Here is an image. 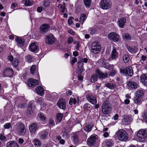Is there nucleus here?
Wrapping results in <instances>:
<instances>
[{
  "instance_id": "50",
  "label": "nucleus",
  "mask_w": 147,
  "mask_h": 147,
  "mask_svg": "<svg viewBox=\"0 0 147 147\" xmlns=\"http://www.w3.org/2000/svg\"><path fill=\"white\" fill-rule=\"evenodd\" d=\"M49 2L48 1H43L42 3V5L45 8H46L49 6Z\"/></svg>"
},
{
  "instance_id": "18",
  "label": "nucleus",
  "mask_w": 147,
  "mask_h": 147,
  "mask_svg": "<svg viewBox=\"0 0 147 147\" xmlns=\"http://www.w3.org/2000/svg\"><path fill=\"white\" fill-rule=\"evenodd\" d=\"M87 100L92 104L96 103L97 100L96 98L91 95H88L86 96Z\"/></svg>"
},
{
  "instance_id": "39",
  "label": "nucleus",
  "mask_w": 147,
  "mask_h": 147,
  "mask_svg": "<svg viewBox=\"0 0 147 147\" xmlns=\"http://www.w3.org/2000/svg\"><path fill=\"white\" fill-rule=\"evenodd\" d=\"M63 114V113H58L57 115V120L58 122H60L61 120Z\"/></svg>"
},
{
  "instance_id": "11",
  "label": "nucleus",
  "mask_w": 147,
  "mask_h": 147,
  "mask_svg": "<svg viewBox=\"0 0 147 147\" xmlns=\"http://www.w3.org/2000/svg\"><path fill=\"white\" fill-rule=\"evenodd\" d=\"M9 60L11 62L12 65L14 67H16L18 65L19 61L17 58H13L12 55H10L8 57Z\"/></svg>"
},
{
  "instance_id": "36",
  "label": "nucleus",
  "mask_w": 147,
  "mask_h": 147,
  "mask_svg": "<svg viewBox=\"0 0 147 147\" xmlns=\"http://www.w3.org/2000/svg\"><path fill=\"white\" fill-rule=\"evenodd\" d=\"M97 75L96 72L95 74L92 75L90 79V81L91 82H94L97 80Z\"/></svg>"
},
{
  "instance_id": "19",
  "label": "nucleus",
  "mask_w": 147,
  "mask_h": 147,
  "mask_svg": "<svg viewBox=\"0 0 147 147\" xmlns=\"http://www.w3.org/2000/svg\"><path fill=\"white\" fill-rule=\"evenodd\" d=\"M105 59L103 60L102 64L103 67L109 70L113 69L114 65H110L108 63H107Z\"/></svg>"
},
{
  "instance_id": "46",
  "label": "nucleus",
  "mask_w": 147,
  "mask_h": 147,
  "mask_svg": "<svg viewBox=\"0 0 147 147\" xmlns=\"http://www.w3.org/2000/svg\"><path fill=\"white\" fill-rule=\"evenodd\" d=\"M25 1V5L27 6L32 5L33 4V2L32 1L30 0H24Z\"/></svg>"
},
{
  "instance_id": "55",
  "label": "nucleus",
  "mask_w": 147,
  "mask_h": 147,
  "mask_svg": "<svg viewBox=\"0 0 147 147\" xmlns=\"http://www.w3.org/2000/svg\"><path fill=\"white\" fill-rule=\"evenodd\" d=\"M49 124L50 127H52L54 126L55 125L54 120L52 119H50L49 120Z\"/></svg>"
},
{
  "instance_id": "49",
  "label": "nucleus",
  "mask_w": 147,
  "mask_h": 147,
  "mask_svg": "<svg viewBox=\"0 0 147 147\" xmlns=\"http://www.w3.org/2000/svg\"><path fill=\"white\" fill-rule=\"evenodd\" d=\"M92 127L90 125H87L86 126L84 127V130L89 132L91 129Z\"/></svg>"
},
{
  "instance_id": "4",
  "label": "nucleus",
  "mask_w": 147,
  "mask_h": 147,
  "mask_svg": "<svg viewBox=\"0 0 147 147\" xmlns=\"http://www.w3.org/2000/svg\"><path fill=\"white\" fill-rule=\"evenodd\" d=\"M116 134L119 139L120 140L125 141L127 139V135L123 129H121L118 130Z\"/></svg>"
},
{
  "instance_id": "15",
  "label": "nucleus",
  "mask_w": 147,
  "mask_h": 147,
  "mask_svg": "<svg viewBox=\"0 0 147 147\" xmlns=\"http://www.w3.org/2000/svg\"><path fill=\"white\" fill-rule=\"evenodd\" d=\"M65 101L64 99H60L57 102V105L59 107L64 109L65 107Z\"/></svg>"
},
{
  "instance_id": "9",
  "label": "nucleus",
  "mask_w": 147,
  "mask_h": 147,
  "mask_svg": "<svg viewBox=\"0 0 147 147\" xmlns=\"http://www.w3.org/2000/svg\"><path fill=\"white\" fill-rule=\"evenodd\" d=\"M34 107L33 102L31 101L29 102V105L27 108L26 114L28 116H31L33 115L34 113Z\"/></svg>"
},
{
  "instance_id": "42",
  "label": "nucleus",
  "mask_w": 147,
  "mask_h": 147,
  "mask_svg": "<svg viewBox=\"0 0 147 147\" xmlns=\"http://www.w3.org/2000/svg\"><path fill=\"white\" fill-rule=\"evenodd\" d=\"M86 15L85 14H82L81 15L79 18V22L83 24L86 18Z\"/></svg>"
},
{
  "instance_id": "10",
  "label": "nucleus",
  "mask_w": 147,
  "mask_h": 147,
  "mask_svg": "<svg viewBox=\"0 0 147 147\" xmlns=\"http://www.w3.org/2000/svg\"><path fill=\"white\" fill-rule=\"evenodd\" d=\"M55 41L54 36L51 34H49L46 36L45 42L49 45L53 44Z\"/></svg>"
},
{
  "instance_id": "40",
  "label": "nucleus",
  "mask_w": 147,
  "mask_h": 147,
  "mask_svg": "<svg viewBox=\"0 0 147 147\" xmlns=\"http://www.w3.org/2000/svg\"><path fill=\"white\" fill-rule=\"evenodd\" d=\"M92 0H84V2L86 6L89 7L91 5Z\"/></svg>"
},
{
  "instance_id": "34",
  "label": "nucleus",
  "mask_w": 147,
  "mask_h": 147,
  "mask_svg": "<svg viewBox=\"0 0 147 147\" xmlns=\"http://www.w3.org/2000/svg\"><path fill=\"white\" fill-rule=\"evenodd\" d=\"M118 56V53L117 52L116 50L115 49H113L111 54V58L112 59L117 58Z\"/></svg>"
},
{
  "instance_id": "20",
  "label": "nucleus",
  "mask_w": 147,
  "mask_h": 147,
  "mask_svg": "<svg viewBox=\"0 0 147 147\" xmlns=\"http://www.w3.org/2000/svg\"><path fill=\"white\" fill-rule=\"evenodd\" d=\"M16 40L19 46H23L24 45L25 42V40L24 39L16 37Z\"/></svg>"
},
{
  "instance_id": "2",
  "label": "nucleus",
  "mask_w": 147,
  "mask_h": 147,
  "mask_svg": "<svg viewBox=\"0 0 147 147\" xmlns=\"http://www.w3.org/2000/svg\"><path fill=\"white\" fill-rule=\"evenodd\" d=\"M137 135L139 140L140 142H144L147 139V131L144 129L140 130Z\"/></svg>"
},
{
  "instance_id": "47",
  "label": "nucleus",
  "mask_w": 147,
  "mask_h": 147,
  "mask_svg": "<svg viewBox=\"0 0 147 147\" xmlns=\"http://www.w3.org/2000/svg\"><path fill=\"white\" fill-rule=\"evenodd\" d=\"M96 30L94 28H91L89 29L88 31V33L91 35L95 34L96 32Z\"/></svg>"
},
{
  "instance_id": "61",
  "label": "nucleus",
  "mask_w": 147,
  "mask_h": 147,
  "mask_svg": "<svg viewBox=\"0 0 147 147\" xmlns=\"http://www.w3.org/2000/svg\"><path fill=\"white\" fill-rule=\"evenodd\" d=\"M143 118L144 120H145V121L147 122V112L144 113L143 115Z\"/></svg>"
},
{
  "instance_id": "21",
  "label": "nucleus",
  "mask_w": 147,
  "mask_h": 147,
  "mask_svg": "<svg viewBox=\"0 0 147 147\" xmlns=\"http://www.w3.org/2000/svg\"><path fill=\"white\" fill-rule=\"evenodd\" d=\"M105 147H112L113 146V142L112 140H106L103 142Z\"/></svg>"
},
{
  "instance_id": "51",
  "label": "nucleus",
  "mask_w": 147,
  "mask_h": 147,
  "mask_svg": "<svg viewBox=\"0 0 147 147\" xmlns=\"http://www.w3.org/2000/svg\"><path fill=\"white\" fill-rule=\"evenodd\" d=\"M77 59L76 57H72L71 58L70 60V63L72 65H73L74 64V63L77 62Z\"/></svg>"
},
{
  "instance_id": "30",
  "label": "nucleus",
  "mask_w": 147,
  "mask_h": 147,
  "mask_svg": "<svg viewBox=\"0 0 147 147\" xmlns=\"http://www.w3.org/2000/svg\"><path fill=\"white\" fill-rule=\"evenodd\" d=\"M56 146V145L53 142H45L43 144L42 147H55Z\"/></svg>"
},
{
  "instance_id": "16",
  "label": "nucleus",
  "mask_w": 147,
  "mask_h": 147,
  "mask_svg": "<svg viewBox=\"0 0 147 147\" xmlns=\"http://www.w3.org/2000/svg\"><path fill=\"white\" fill-rule=\"evenodd\" d=\"M128 50L132 53H136L138 50V46H128L127 47Z\"/></svg>"
},
{
  "instance_id": "33",
  "label": "nucleus",
  "mask_w": 147,
  "mask_h": 147,
  "mask_svg": "<svg viewBox=\"0 0 147 147\" xmlns=\"http://www.w3.org/2000/svg\"><path fill=\"white\" fill-rule=\"evenodd\" d=\"M127 73V75L131 77L132 75L133 72L132 67H127L126 68Z\"/></svg>"
},
{
  "instance_id": "32",
  "label": "nucleus",
  "mask_w": 147,
  "mask_h": 147,
  "mask_svg": "<svg viewBox=\"0 0 147 147\" xmlns=\"http://www.w3.org/2000/svg\"><path fill=\"white\" fill-rule=\"evenodd\" d=\"M131 121L130 119L127 116H125L123 118L122 121L123 123L125 124H128L131 122Z\"/></svg>"
},
{
  "instance_id": "22",
  "label": "nucleus",
  "mask_w": 147,
  "mask_h": 147,
  "mask_svg": "<svg viewBox=\"0 0 147 147\" xmlns=\"http://www.w3.org/2000/svg\"><path fill=\"white\" fill-rule=\"evenodd\" d=\"M129 88L136 89L138 87V85L135 82L131 81H129L127 84Z\"/></svg>"
},
{
  "instance_id": "12",
  "label": "nucleus",
  "mask_w": 147,
  "mask_h": 147,
  "mask_svg": "<svg viewBox=\"0 0 147 147\" xmlns=\"http://www.w3.org/2000/svg\"><path fill=\"white\" fill-rule=\"evenodd\" d=\"M96 136L95 135H91L87 140V143L89 145H94L96 142Z\"/></svg>"
},
{
  "instance_id": "1",
  "label": "nucleus",
  "mask_w": 147,
  "mask_h": 147,
  "mask_svg": "<svg viewBox=\"0 0 147 147\" xmlns=\"http://www.w3.org/2000/svg\"><path fill=\"white\" fill-rule=\"evenodd\" d=\"M16 129L18 133L20 136L24 135L26 132L24 125L22 123L19 122L16 124Z\"/></svg>"
},
{
  "instance_id": "14",
  "label": "nucleus",
  "mask_w": 147,
  "mask_h": 147,
  "mask_svg": "<svg viewBox=\"0 0 147 147\" xmlns=\"http://www.w3.org/2000/svg\"><path fill=\"white\" fill-rule=\"evenodd\" d=\"M28 84L30 87H33L37 85L38 84V81L36 79L30 78L28 79Z\"/></svg>"
},
{
  "instance_id": "3",
  "label": "nucleus",
  "mask_w": 147,
  "mask_h": 147,
  "mask_svg": "<svg viewBox=\"0 0 147 147\" xmlns=\"http://www.w3.org/2000/svg\"><path fill=\"white\" fill-rule=\"evenodd\" d=\"M101 49V47L98 42L95 41L92 43L91 50L93 53L94 54H97L100 52Z\"/></svg>"
},
{
  "instance_id": "63",
  "label": "nucleus",
  "mask_w": 147,
  "mask_h": 147,
  "mask_svg": "<svg viewBox=\"0 0 147 147\" xmlns=\"http://www.w3.org/2000/svg\"><path fill=\"white\" fill-rule=\"evenodd\" d=\"M6 139L5 137L2 134L0 136V140L2 141H4Z\"/></svg>"
},
{
  "instance_id": "58",
  "label": "nucleus",
  "mask_w": 147,
  "mask_h": 147,
  "mask_svg": "<svg viewBox=\"0 0 147 147\" xmlns=\"http://www.w3.org/2000/svg\"><path fill=\"white\" fill-rule=\"evenodd\" d=\"M74 19V18L72 17H70L68 20V23L69 24H71L73 22L72 20Z\"/></svg>"
},
{
  "instance_id": "17",
  "label": "nucleus",
  "mask_w": 147,
  "mask_h": 147,
  "mask_svg": "<svg viewBox=\"0 0 147 147\" xmlns=\"http://www.w3.org/2000/svg\"><path fill=\"white\" fill-rule=\"evenodd\" d=\"M50 26L48 24H45L41 26L40 27V30L44 32H47L49 30Z\"/></svg>"
},
{
  "instance_id": "6",
  "label": "nucleus",
  "mask_w": 147,
  "mask_h": 147,
  "mask_svg": "<svg viewBox=\"0 0 147 147\" xmlns=\"http://www.w3.org/2000/svg\"><path fill=\"white\" fill-rule=\"evenodd\" d=\"M108 37L109 39L113 42H118L120 40V37L119 35L114 32L109 33L108 35Z\"/></svg>"
},
{
  "instance_id": "53",
  "label": "nucleus",
  "mask_w": 147,
  "mask_h": 147,
  "mask_svg": "<svg viewBox=\"0 0 147 147\" xmlns=\"http://www.w3.org/2000/svg\"><path fill=\"white\" fill-rule=\"evenodd\" d=\"M123 37L124 39L127 40H130L131 38V36L128 34H124L123 35Z\"/></svg>"
},
{
  "instance_id": "41",
  "label": "nucleus",
  "mask_w": 147,
  "mask_h": 147,
  "mask_svg": "<svg viewBox=\"0 0 147 147\" xmlns=\"http://www.w3.org/2000/svg\"><path fill=\"white\" fill-rule=\"evenodd\" d=\"M123 61L125 63H127L129 61V56L127 54L124 55L123 56Z\"/></svg>"
},
{
  "instance_id": "25",
  "label": "nucleus",
  "mask_w": 147,
  "mask_h": 147,
  "mask_svg": "<svg viewBox=\"0 0 147 147\" xmlns=\"http://www.w3.org/2000/svg\"><path fill=\"white\" fill-rule=\"evenodd\" d=\"M126 21V19L125 18H120L118 21L119 26L121 28H123L125 24Z\"/></svg>"
},
{
  "instance_id": "56",
  "label": "nucleus",
  "mask_w": 147,
  "mask_h": 147,
  "mask_svg": "<svg viewBox=\"0 0 147 147\" xmlns=\"http://www.w3.org/2000/svg\"><path fill=\"white\" fill-rule=\"evenodd\" d=\"M116 71L114 70L113 69H112V71L110 73V75L111 76H113L115 75L116 73Z\"/></svg>"
},
{
  "instance_id": "64",
  "label": "nucleus",
  "mask_w": 147,
  "mask_h": 147,
  "mask_svg": "<svg viewBox=\"0 0 147 147\" xmlns=\"http://www.w3.org/2000/svg\"><path fill=\"white\" fill-rule=\"evenodd\" d=\"M42 10V9L41 7H38L37 8V11L39 13L41 12Z\"/></svg>"
},
{
  "instance_id": "27",
  "label": "nucleus",
  "mask_w": 147,
  "mask_h": 147,
  "mask_svg": "<svg viewBox=\"0 0 147 147\" xmlns=\"http://www.w3.org/2000/svg\"><path fill=\"white\" fill-rule=\"evenodd\" d=\"M96 73L98 75L99 78L100 79L105 78H106L107 76V73H103L99 70H96Z\"/></svg>"
},
{
  "instance_id": "24",
  "label": "nucleus",
  "mask_w": 147,
  "mask_h": 147,
  "mask_svg": "<svg viewBox=\"0 0 147 147\" xmlns=\"http://www.w3.org/2000/svg\"><path fill=\"white\" fill-rule=\"evenodd\" d=\"M37 128V124L36 123H32L29 126V130L30 132L33 133L35 132Z\"/></svg>"
},
{
  "instance_id": "38",
  "label": "nucleus",
  "mask_w": 147,
  "mask_h": 147,
  "mask_svg": "<svg viewBox=\"0 0 147 147\" xmlns=\"http://www.w3.org/2000/svg\"><path fill=\"white\" fill-rule=\"evenodd\" d=\"M38 116L40 120L42 121H44L46 119V117L44 114L42 113H39Z\"/></svg>"
},
{
  "instance_id": "44",
  "label": "nucleus",
  "mask_w": 147,
  "mask_h": 147,
  "mask_svg": "<svg viewBox=\"0 0 147 147\" xmlns=\"http://www.w3.org/2000/svg\"><path fill=\"white\" fill-rule=\"evenodd\" d=\"M69 103L70 105H72L73 103L74 105H76L77 103V100L76 98H71L70 99Z\"/></svg>"
},
{
  "instance_id": "62",
  "label": "nucleus",
  "mask_w": 147,
  "mask_h": 147,
  "mask_svg": "<svg viewBox=\"0 0 147 147\" xmlns=\"http://www.w3.org/2000/svg\"><path fill=\"white\" fill-rule=\"evenodd\" d=\"M69 33L72 35H74L75 34V32L72 30H69L68 31Z\"/></svg>"
},
{
  "instance_id": "48",
  "label": "nucleus",
  "mask_w": 147,
  "mask_h": 147,
  "mask_svg": "<svg viewBox=\"0 0 147 147\" xmlns=\"http://www.w3.org/2000/svg\"><path fill=\"white\" fill-rule=\"evenodd\" d=\"M57 140H58L60 143L62 144H64L65 143V140H63L61 139V137L60 136H58L57 138Z\"/></svg>"
},
{
  "instance_id": "52",
  "label": "nucleus",
  "mask_w": 147,
  "mask_h": 147,
  "mask_svg": "<svg viewBox=\"0 0 147 147\" xmlns=\"http://www.w3.org/2000/svg\"><path fill=\"white\" fill-rule=\"evenodd\" d=\"M36 70V66L34 65H33L30 68V71L31 74H33Z\"/></svg>"
},
{
  "instance_id": "59",
  "label": "nucleus",
  "mask_w": 147,
  "mask_h": 147,
  "mask_svg": "<svg viewBox=\"0 0 147 147\" xmlns=\"http://www.w3.org/2000/svg\"><path fill=\"white\" fill-rule=\"evenodd\" d=\"M73 41V38L71 37H69L67 40V42L69 44L71 43Z\"/></svg>"
},
{
  "instance_id": "45",
  "label": "nucleus",
  "mask_w": 147,
  "mask_h": 147,
  "mask_svg": "<svg viewBox=\"0 0 147 147\" xmlns=\"http://www.w3.org/2000/svg\"><path fill=\"white\" fill-rule=\"evenodd\" d=\"M48 134V133L46 131H42L40 134V138L41 139H44L46 138Z\"/></svg>"
},
{
  "instance_id": "37",
  "label": "nucleus",
  "mask_w": 147,
  "mask_h": 147,
  "mask_svg": "<svg viewBox=\"0 0 147 147\" xmlns=\"http://www.w3.org/2000/svg\"><path fill=\"white\" fill-rule=\"evenodd\" d=\"M136 96L140 97L142 98L144 95V92L143 90H142L140 89L136 91Z\"/></svg>"
},
{
  "instance_id": "31",
  "label": "nucleus",
  "mask_w": 147,
  "mask_h": 147,
  "mask_svg": "<svg viewBox=\"0 0 147 147\" xmlns=\"http://www.w3.org/2000/svg\"><path fill=\"white\" fill-rule=\"evenodd\" d=\"M33 143L36 147H40L41 145V142L40 140L38 139H35L34 140Z\"/></svg>"
},
{
  "instance_id": "35",
  "label": "nucleus",
  "mask_w": 147,
  "mask_h": 147,
  "mask_svg": "<svg viewBox=\"0 0 147 147\" xmlns=\"http://www.w3.org/2000/svg\"><path fill=\"white\" fill-rule=\"evenodd\" d=\"M142 98L141 97H140L136 96L134 101L135 103L136 104H139L141 102Z\"/></svg>"
},
{
  "instance_id": "60",
  "label": "nucleus",
  "mask_w": 147,
  "mask_h": 147,
  "mask_svg": "<svg viewBox=\"0 0 147 147\" xmlns=\"http://www.w3.org/2000/svg\"><path fill=\"white\" fill-rule=\"evenodd\" d=\"M17 5L16 3H12L11 5V8L14 9L17 6Z\"/></svg>"
},
{
  "instance_id": "57",
  "label": "nucleus",
  "mask_w": 147,
  "mask_h": 147,
  "mask_svg": "<svg viewBox=\"0 0 147 147\" xmlns=\"http://www.w3.org/2000/svg\"><path fill=\"white\" fill-rule=\"evenodd\" d=\"M26 58L27 60V61H28L29 62H31L32 60V57L30 55H28L26 57Z\"/></svg>"
},
{
  "instance_id": "8",
  "label": "nucleus",
  "mask_w": 147,
  "mask_h": 147,
  "mask_svg": "<svg viewBox=\"0 0 147 147\" xmlns=\"http://www.w3.org/2000/svg\"><path fill=\"white\" fill-rule=\"evenodd\" d=\"M13 73V69L11 68L6 67L3 70L2 76L3 77H11Z\"/></svg>"
},
{
  "instance_id": "43",
  "label": "nucleus",
  "mask_w": 147,
  "mask_h": 147,
  "mask_svg": "<svg viewBox=\"0 0 147 147\" xmlns=\"http://www.w3.org/2000/svg\"><path fill=\"white\" fill-rule=\"evenodd\" d=\"M120 71L121 74L123 75L127 76V73L126 68H122L120 69Z\"/></svg>"
},
{
  "instance_id": "28",
  "label": "nucleus",
  "mask_w": 147,
  "mask_h": 147,
  "mask_svg": "<svg viewBox=\"0 0 147 147\" xmlns=\"http://www.w3.org/2000/svg\"><path fill=\"white\" fill-rule=\"evenodd\" d=\"M141 82L144 84H147V74H143L140 76Z\"/></svg>"
},
{
  "instance_id": "29",
  "label": "nucleus",
  "mask_w": 147,
  "mask_h": 147,
  "mask_svg": "<svg viewBox=\"0 0 147 147\" xmlns=\"http://www.w3.org/2000/svg\"><path fill=\"white\" fill-rule=\"evenodd\" d=\"M7 147H20V146L16 142L10 141L7 143Z\"/></svg>"
},
{
  "instance_id": "26",
  "label": "nucleus",
  "mask_w": 147,
  "mask_h": 147,
  "mask_svg": "<svg viewBox=\"0 0 147 147\" xmlns=\"http://www.w3.org/2000/svg\"><path fill=\"white\" fill-rule=\"evenodd\" d=\"M36 93L41 96H43L45 94L44 89L41 86H38L36 89Z\"/></svg>"
},
{
  "instance_id": "13",
  "label": "nucleus",
  "mask_w": 147,
  "mask_h": 147,
  "mask_svg": "<svg viewBox=\"0 0 147 147\" xmlns=\"http://www.w3.org/2000/svg\"><path fill=\"white\" fill-rule=\"evenodd\" d=\"M29 49L31 51L36 52L38 50V44L35 42L31 43L29 46Z\"/></svg>"
},
{
  "instance_id": "54",
  "label": "nucleus",
  "mask_w": 147,
  "mask_h": 147,
  "mask_svg": "<svg viewBox=\"0 0 147 147\" xmlns=\"http://www.w3.org/2000/svg\"><path fill=\"white\" fill-rule=\"evenodd\" d=\"M4 127L6 129H9L11 127V124L10 123H7L4 124Z\"/></svg>"
},
{
  "instance_id": "5",
  "label": "nucleus",
  "mask_w": 147,
  "mask_h": 147,
  "mask_svg": "<svg viewBox=\"0 0 147 147\" xmlns=\"http://www.w3.org/2000/svg\"><path fill=\"white\" fill-rule=\"evenodd\" d=\"M111 110V108L108 102H105L102 106V113L104 114H108L110 112Z\"/></svg>"
},
{
  "instance_id": "23",
  "label": "nucleus",
  "mask_w": 147,
  "mask_h": 147,
  "mask_svg": "<svg viewBox=\"0 0 147 147\" xmlns=\"http://www.w3.org/2000/svg\"><path fill=\"white\" fill-rule=\"evenodd\" d=\"M105 86L111 89H114L116 87V84L114 82H107L104 84Z\"/></svg>"
},
{
  "instance_id": "7",
  "label": "nucleus",
  "mask_w": 147,
  "mask_h": 147,
  "mask_svg": "<svg viewBox=\"0 0 147 147\" xmlns=\"http://www.w3.org/2000/svg\"><path fill=\"white\" fill-rule=\"evenodd\" d=\"M100 8L107 9L110 8L111 6V3L109 0H101L100 3Z\"/></svg>"
}]
</instances>
